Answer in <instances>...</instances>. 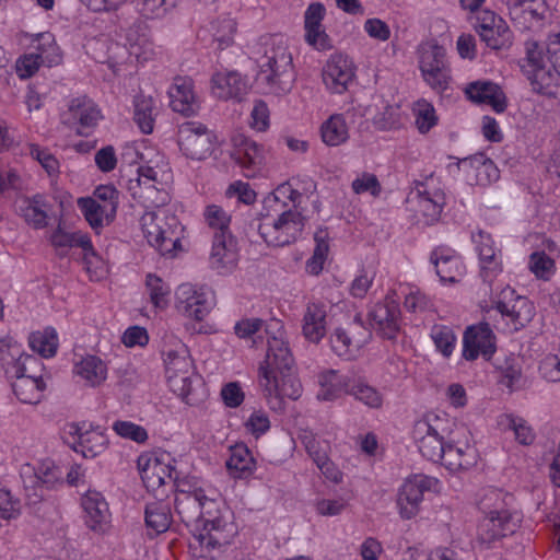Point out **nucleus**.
<instances>
[{"instance_id":"1","label":"nucleus","mask_w":560,"mask_h":560,"mask_svg":"<svg viewBox=\"0 0 560 560\" xmlns=\"http://www.w3.org/2000/svg\"><path fill=\"white\" fill-rule=\"evenodd\" d=\"M262 55L258 60L257 83L266 93L284 95L295 81L292 54L282 35H272L261 42Z\"/></svg>"},{"instance_id":"2","label":"nucleus","mask_w":560,"mask_h":560,"mask_svg":"<svg viewBox=\"0 0 560 560\" xmlns=\"http://www.w3.org/2000/svg\"><path fill=\"white\" fill-rule=\"evenodd\" d=\"M141 226L148 243L162 256L173 257L180 248L184 228L173 213L166 210L147 212L141 218Z\"/></svg>"},{"instance_id":"3","label":"nucleus","mask_w":560,"mask_h":560,"mask_svg":"<svg viewBox=\"0 0 560 560\" xmlns=\"http://www.w3.org/2000/svg\"><path fill=\"white\" fill-rule=\"evenodd\" d=\"M305 225V218L291 209L276 214H261L257 231L271 246H285L298 240Z\"/></svg>"},{"instance_id":"4","label":"nucleus","mask_w":560,"mask_h":560,"mask_svg":"<svg viewBox=\"0 0 560 560\" xmlns=\"http://www.w3.org/2000/svg\"><path fill=\"white\" fill-rule=\"evenodd\" d=\"M446 419L438 415H428L413 424L412 438L421 455L433 463H439L450 439Z\"/></svg>"},{"instance_id":"5","label":"nucleus","mask_w":560,"mask_h":560,"mask_svg":"<svg viewBox=\"0 0 560 560\" xmlns=\"http://www.w3.org/2000/svg\"><path fill=\"white\" fill-rule=\"evenodd\" d=\"M418 52L419 68L424 82L438 93L447 90L451 70L444 47L435 42H427L419 46Z\"/></svg>"},{"instance_id":"6","label":"nucleus","mask_w":560,"mask_h":560,"mask_svg":"<svg viewBox=\"0 0 560 560\" xmlns=\"http://www.w3.org/2000/svg\"><path fill=\"white\" fill-rule=\"evenodd\" d=\"M63 439L77 453L86 458H93L107 447V436L98 429L86 422L68 423L63 429Z\"/></svg>"},{"instance_id":"7","label":"nucleus","mask_w":560,"mask_h":560,"mask_svg":"<svg viewBox=\"0 0 560 560\" xmlns=\"http://www.w3.org/2000/svg\"><path fill=\"white\" fill-rule=\"evenodd\" d=\"M214 135L205 125L185 121L178 127V145L185 156L203 160L209 156L214 145Z\"/></svg>"},{"instance_id":"8","label":"nucleus","mask_w":560,"mask_h":560,"mask_svg":"<svg viewBox=\"0 0 560 560\" xmlns=\"http://www.w3.org/2000/svg\"><path fill=\"white\" fill-rule=\"evenodd\" d=\"M176 308L184 316L202 320L212 308V292L190 283L180 284L176 292Z\"/></svg>"},{"instance_id":"9","label":"nucleus","mask_w":560,"mask_h":560,"mask_svg":"<svg viewBox=\"0 0 560 560\" xmlns=\"http://www.w3.org/2000/svg\"><path fill=\"white\" fill-rule=\"evenodd\" d=\"M435 482L436 479L418 474L409 477L402 483L396 501L402 518L410 520L419 513L423 493L430 490Z\"/></svg>"},{"instance_id":"10","label":"nucleus","mask_w":560,"mask_h":560,"mask_svg":"<svg viewBox=\"0 0 560 560\" xmlns=\"http://www.w3.org/2000/svg\"><path fill=\"white\" fill-rule=\"evenodd\" d=\"M497 350L495 336L488 323L468 326L463 336V358L474 361L479 355L490 360Z\"/></svg>"},{"instance_id":"11","label":"nucleus","mask_w":560,"mask_h":560,"mask_svg":"<svg viewBox=\"0 0 560 560\" xmlns=\"http://www.w3.org/2000/svg\"><path fill=\"white\" fill-rule=\"evenodd\" d=\"M237 533L236 525L224 515H207L194 535L202 547L217 548L230 545Z\"/></svg>"},{"instance_id":"12","label":"nucleus","mask_w":560,"mask_h":560,"mask_svg":"<svg viewBox=\"0 0 560 560\" xmlns=\"http://www.w3.org/2000/svg\"><path fill=\"white\" fill-rule=\"evenodd\" d=\"M213 510L217 511V502L209 499L205 492L175 498V511L182 522L187 527H191L192 533L199 530L205 517L210 515Z\"/></svg>"},{"instance_id":"13","label":"nucleus","mask_w":560,"mask_h":560,"mask_svg":"<svg viewBox=\"0 0 560 560\" xmlns=\"http://www.w3.org/2000/svg\"><path fill=\"white\" fill-rule=\"evenodd\" d=\"M138 467L141 471V478L149 491L159 490L166 479L172 480L176 469L171 465V456L167 453L160 455L140 456Z\"/></svg>"},{"instance_id":"14","label":"nucleus","mask_w":560,"mask_h":560,"mask_svg":"<svg viewBox=\"0 0 560 560\" xmlns=\"http://www.w3.org/2000/svg\"><path fill=\"white\" fill-rule=\"evenodd\" d=\"M495 308L502 316L510 318L516 330L525 327L534 316L533 304L525 296L516 295L510 287L501 291Z\"/></svg>"},{"instance_id":"15","label":"nucleus","mask_w":560,"mask_h":560,"mask_svg":"<svg viewBox=\"0 0 560 560\" xmlns=\"http://www.w3.org/2000/svg\"><path fill=\"white\" fill-rule=\"evenodd\" d=\"M294 370V359L289 343L283 338V332L268 338V349L264 364H261L260 378L272 376Z\"/></svg>"},{"instance_id":"16","label":"nucleus","mask_w":560,"mask_h":560,"mask_svg":"<svg viewBox=\"0 0 560 560\" xmlns=\"http://www.w3.org/2000/svg\"><path fill=\"white\" fill-rule=\"evenodd\" d=\"M511 19L524 28L540 26L552 15L546 0H508Z\"/></svg>"},{"instance_id":"17","label":"nucleus","mask_w":560,"mask_h":560,"mask_svg":"<svg viewBox=\"0 0 560 560\" xmlns=\"http://www.w3.org/2000/svg\"><path fill=\"white\" fill-rule=\"evenodd\" d=\"M95 12L108 11L118 8L127 0H80ZM179 0H133L138 12L147 19L164 16Z\"/></svg>"},{"instance_id":"18","label":"nucleus","mask_w":560,"mask_h":560,"mask_svg":"<svg viewBox=\"0 0 560 560\" xmlns=\"http://www.w3.org/2000/svg\"><path fill=\"white\" fill-rule=\"evenodd\" d=\"M521 523V515H504L483 517L478 526V541L486 548L497 541L513 535Z\"/></svg>"},{"instance_id":"19","label":"nucleus","mask_w":560,"mask_h":560,"mask_svg":"<svg viewBox=\"0 0 560 560\" xmlns=\"http://www.w3.org/2000/svg\"><path fill=\"white\" fill-rule=\"evenodd\" d=\"M371 326L386 339H395L400 329V310L398 303L386 299L369 312Z\"/></svg>"},{"instance_id":"20","label":"nucleus","mask_w":560,"mask_h":560,"mask_svg":"<svg viewBox=\"0 0 560 560\" xmlns=\"http://www.w3.org/2000/svg\"><path fill=\"white\" fill-rule=\"evenodd\" d=\"M231 158L243 170L244 176L250 178L255 177L264 162V150L257 142L244 136H237L234 138Z\"/></svg>"},{"instance_id":"21","label":"nucleus","mask_w":560,"mask_h":560,"mask_svg":"<svg viewBox=\"0 0 560 560\" xmlns=\"http://www.w3.org/2000/svg\"><path fill=\"white\" fill-rule=\"evenodd\" d=\"M81 504L86 526L96 533L106 532L110 522V512L103 494L95 490H89L82 497Z\"/></svg>"},{"instance_id":"22","label":"nucleus","mask_w":560,"mask_h":560,"mask_svg":"<svg viewBox=\"0 0 560 560\" xmlns=\"http://www.w3.org/2000/svg\"><path fill=\"white\" fill-rule=\"evenodd\" d=\"M353 78L352 62L343 55L331 56L323 71L324 83L332 93H343Z\"/></svg>"},{"instance_id":"23","label":"nucleus","mask_w":560,"mask_h":560,"mask_svg":"<svg viewBox=\"0 0 560 560\" xmlns=\"http://www.w3.org/2000/svg\"><path fill=\"white\" fill-rule=\"evenodd\" d=\"M430 262L443 283H455L464 275L459 255L447 246L435 247L430 254Z\"/></svg>"},{"instance_id":"24","label":"nucleus","mask_w":560,"mask_h":560,"mask_svg":"<svg viewBox=\"0 0 560 560\" xmlns=\"http://www.w3.org/2000/svg\"><path fill=\"white\" fill-rule=\"evenodd\" d=\"M432 179L425 183H417L411 195L417 198L419 211L425 218L427 223L438 221L445 205V194L431 186Z\"/></svg>"},{"instance_id":"25","label":"nucleus","mask_w":560,"mask_h":560,"mask_svg":"<svg viewBox=\"0 0 560 560\" xmlns=\"http://www.w3.org/2000/svg\"><path fill=\"white\" fill-rule=\"evenodd\" d=\"M513 504L514 497L512 494L493 487L483 489L478 500V508L485 517L520 515Z\"/></svg>"},{"instance_id":"26","label":"nucleus","mask_w":560,"mask_h":560,"mask_svg":"<svg viewBox=\"0 0 560 560\" xmlns=\"http://www.w3.org/2000/svg\"><path fill=\"white\" fill-rule=\"evenodd\" d=\"M472 242L476 244L481 264L480 276L485 282L490 283L501 271V261L498 258L494 242L491 235L483 231L472 234Z\"/></svg>"},{"instance_id":"27","label":"nucleus","mask_w":560,"mask_h":560,"mask_svg":"<svg viewBox=\"0 0 560 560\" xmlns=\"http://www.w3.org/2000/svg\"><path fill=\"white\" fill-rule=\"evenodd\" d=\"M465 94L476 104L490 105L497 113H503L506 108V100L501 88L490 81H475L467 84Z\"/></svg>"},{"instance_id":"28","label":"nucleus","mask_w":560,"mask_h":560,"mask_svg":"<svg viewBox=\"0 0 560 560\" xmlns=\"http://www.w3.org/2000/svg\"><path fill=\"white\" fill-rule=\"evenodd\" d=\"M327 305L322 302H310L306 306L302 332L311 342L318 343L326 335Z\"/></svg>"},{"instance_id":"29","label":"nucleus","mask_w":560,"mask_h":560,"mask_svg":"<svg viewBox=\"0 0 560 560\" xmlns=\"http://www.w3.org/2000/svg\"><path fill=\"white\" fill-rule=\"evenodd\" d=\"M210 266L215 270L231 268L236 261V242L232 234H214L210 253Z\"/></svg>"},{"instance_id":"30","label":"nucleus","mask_w":560,"mask_h":560,"mask_svg":"<svg viewBox=\"0 0 560 560\" xmlns=\"http://www.w3.org/2000/svg\"><path fill=\"white\" fill-rule=\"evenodd\" d=\"M259 384L268 396H271L272 393H277L278 395L295 400L301 396L302 392L301 383L295 377L293 371L277 373L272 376L265 375V378H259Z\"/></svg>"},{"instance_id":"31","label":"nucleus","mask_w":560,"mask_h":560,"mask_svg":"<svg viewBox=\"0 0 560 560\" xmlns=\"http://www.w3.org/2000/svg\"><path fill=\"white\" fill-rule=\"evenodd\" d=\"M211 83L212 93L222 100L234 98L241 101L247 90L246 82L242 79L241 74L235 71L214 73Z\"/></svg>"},{"instance_id":"32","label":"nucleus","mask_w":560,"mask_h":560,"mask_svg":"<svg viewBox=\"0 0 560 560\" xmlns=\"http://www.w3.org/2000/svg\"><path fill=\"white\" fill-rule=\"evenodd\" d=\"M170 105L174 112L189 116L196 113L198 104L192 91V82L186 78H177L168 91Z\"/></svg>"},{"instance_id":"33","label":"nucleus","mask_w":560,"mask_h":560,"mask_svg":"<svg viewBox=\"0 0 560 560\" xmlns=\"http://www.w3.org/2000/svg\"><path fill=\"white\" fill-rule=\"evenodd\" d=\"M440 462L453 472L466 470L477 463V452L472 446L467 444L455 445L453 441L448 439L443 457Z\"/></svg>"},{"instance_id":"34","label":"nucleus","mask_w":560,"mask_h":560,"mask_svg":"<svg viewBox=\"0 0 560 560\" xmlns=\"http://www.w3.org/2000/svg\"><path fill=\"white\" fill-rule=\"evenodd\" d=\"M351 377L340 375L337 371L329 370L318 375L319 389L317 399L332 401L339 398L342 393L349 394Z\"/></svg>"},{"instance_id":"35","label":"nucleus","mask_w":560,"mask_h":560,"mask_svg":"<svg viewBox=\"0 0 560 560\" xmlns=\"http://www.w3.org/2000/svg\"><path fill=\"white\" fill-rule=\"evenodd\" d=\"M255 464L248 447L245 444H236L231 447V455L225 463V467L232 478L245 479L254 472Z\"/></svg>"},{"instance_id":"36","label":"nucleus","mask_w":560,"mask_h":560,"mask_svg":"<svg viewBox=\"0 0 560 560\" xmlns=\"http://www.w3.org/2000/svg\"><path fill=\"white\" fill-rule=\"evenodd\" d=\"M69 110L73 119L79 122L80 135H88L86 130L94 128L102 117L96 104L86 97L72 100Z\"/></svg>"},{"instance_id":"37","label":"nucleus","mask_w":560,"mask_h":560,"mask_svg":"<svg viewBox=\"0 0 560 560\" xmlns=\"http://www.w3.org/2000/svg\"><path fill=\"white\" fill-rule=\"evenodd\" d=\"M50 205L46 197L36 194L32 197L24 198L20 206V211L24 220L35 229H43L47 225V211Z\"/></svg>"},{"instance_id":"38","label":"nucleus","mask_w":560,"mask_h":560,"mask_svg":"<svg viewBox=\"0 0 560 560\" xmlns=\"http://www.w3.org/2000/svg\"><path fill=\"white\" fill-rule=\"evenodd\" d=\"M78 207L94 230L102 228L105 222L109 224L116 215L114 206L108 208V206L97 203L94 199L88 197L79 198Z\"/></svg>"},{"instance_id":"39","label":"nucleus","mask_w":560,"mask_h":560,"mask_svg":"<svg viewBox=\"0 0 560 560\" xmlns=\"http://www.w3.org/2000/svg\"><path fill=\"white\" fill-rule=\"evenodd\" d=\"M320 137L328 147H338L349 139V128L342 114H334L320 126Z\"/></svg>"},{"instance_id":"40","label":"nucleus","mask_w":560,"mask_h":560,"mask_svg":"<svg viewBox=\"0 0 560 560\" xmlns=\"http://www.w3.org/2000/svg\"><path fill=\"white\" fill-rule=\"evenodd\" d=\"M46 387L40 376L22 377L12 382V389L21 402L37 404L40 401Z\"/></svg>"},{"instance_id":"41","label":"nucleus","mask_w":560,"mask_h":560,"mask_svg":"<svg viewBox=\"0 0 560 560\" xmlns=\"http://www.w3.org/2000/svg\"><path fill=\"white\" fill-rule=\"evenodd\" d=\"M163 354L166 376L194 371L192 361L185 345L178 343L174 349L164 351Z\"/></svg>"},{"instance_id":"42","label":"nucleus","mask_w":560,"mask_h":560,"mask_svg":"<svg viewBox=\"0 0 560 560\" xmlns=\"http://www.w3.org/2000/svg\"><path fill=\"white\" fill-rule=\"evenodd\" d=\"M74 372L91 386L100 385L106 378V365L95 355H88L74 365Z\"/></svg>"},{"instance_id":"43","label":"nucleus","mask_w":560,"mask_h":560,"mask_svg":"<svg viewBox=\"0 0 560 560\" xmlns=\"http://www.w3.org/2000/svg\"><path fill=\"white\" fill-rule=\"evenodd\" d=\"M170 388L187 404H195V387L200 385L201 380L194 371L186 374H174L166 376Z\"/></svg>"},{"instance_id":"44","label":"nucleus","mask_w":560,"mask_h":560,"mask_svg":"<svg viewBox=\"0 0 560 560\" xmlns=\"http://www.w3.org/2000/svg\"><path fill=\"white\" fill-rule=\"evenodd\" d=\"M171 517L170 506L162 500L147 503L145 524L156 534L164 533L168 529Z\"/></svg>"},{"instance_id":"45","label":"nucleus","mask_w":560,"mask_h":560,"mask_svg":"<svg viewBox=\"0 0 560 560\" xmlns=\"http://www.w3.org/2000/svg\"><path fill=\"white\" fill-rule=\"evenodd\" d=\"M133 120L139 129L149 135L153 131L154 127V101L151 96L139 94L133 100Z\"/></svg>"},{"instance_id":"46","label":"nucleus","mask_w":560,"mask_h":560,"mask_svg":"<svg viewBox=\"0 0 560 560\" xmlns=\"http://www.w3.org/2000/svg\"><path fill=\"white\" fill-rule=\"evenodd\" d=\"M203 220L214 234H232L231 214L219 205H208L203 210Z\"/></svg>"},{"instance_id":"47","label":"nucleus","mask_w":560,"mask_h":560,"mask_svg":"<svg viewBox=\"0 0 560 560\" xmlns=\"http://www.w3.org/2000/svg\"><path fill=\"white\" fill-rule=\"evenodd\" d=\"M31 348L44 358L54 357L58 347V336L52 327L33 332L30 337Z\"/></svg>"},{"instance_id":"48","label":"nucleus","mask_w":560,"mask_h":560,"mask_svg":"<svg viewBox=\"0 0 560 560\" xmlns=\"http://www.w3.org/2000/svg\"><path fill=\"white\" fill-rule=\"evenodd\" d=\"M328 233L326 230L319 229L314 234L315 248L312 257L306 262V269L312 275H318L324 267L329 245H328Z\"/></svg>"},{"instance_id":"49","label":"nucleus","mask_w":560,"mask_h":560,"mask_svg":"<svg viewBox=\"0 0 560 560\" xmlns=\"http://www.w3.org/2000/svg\"><path fill=\"white\" fill-rule=\"evenodd\" d=\"M349 395L370 408H380L382 406L383 399L378 390L354 377H351Z\"/></svg>"},{"instance_id":"50","label":"nucleus","mask_w":560,"mask_h":560,"mask_svg":"<svg viewBox=\"0 0 560 560\" xmlns=\"http://www.w3.org/2000/svg\"><path fill=\"white\" fill-rule=\"evenodd\" d=\"M34 471L36 482L46 489H54L63 482L61 469L49 459L39 463Z\"/></svg>"},{"instance_id":"51","label":"nucleus","mask_w":560,"mask_h":560,"mask_svg":"<svg viewBox=\"0 0 560 560\" xmlns=\"http://www.w3.org/2000/svg\"><path fill=\"white\" fill-rule=\"evenodd\" d=\"M145 285L152 304L158 308H165L171 294L170 285L152 273L147 276Z\"/></svg>"},{"instance_id":"52","label":"nucleus","mask_w":560,"mask_h":560,"mask_svg":"<svg viewBox=\"0 0 560 560\" xmlns=\"http://www.w3.org/2000/svg\"><path fill=\"white\" fill-rule=\"evenodd\" d=\"M51 244L58 248L85 247L90 246V237L88 234L78 232H66L58 226L50 236Z\"/></svg>"},{"instance_id":"53","label":"nucleus","mask_w":560,"mask_h":560,"mask_svg":"<svg viewBox=\"0 0 560 560\" xmlns=\"http://www.w3.org/2000/svg\"><path fill=\"white\" fill-rule=\"evenodd\" d=\"M430 336L438 349L445 358H448L455 348L456 336L453 329L445 325H434Z\"/></svg>"},{"instance_id":"54","label":"nucleus","mask_w":560,"mask_h":560,"mask_svg":"<svg viewBox=\"0 0 560 560\" xmlns=\"http://www.w3.org/2000/svg\"><path fill=\"white\" fill-rule=\"evenodd\" d=\"M480 39L491 49L499 50L512 44V33L508 24L497 25L479 34Z\"/></svg>"},{"instance_id":"55","label":"nucleus","mask_w":560,"mask_h":560,"mask_svg":"<svg viewBox=\"0 0 560 560\" xmlns=\"http://www.w3.org/2000/svg\"><path fill=\"white\" fill-rule=\"evenodd\" d=\"M113 430L120 438L131 440L136 443H144L149 438L143 427L131 421L117 420L113 423Z\"/></svg>"},{"instance_id":"56","label":"nucleus","mask_w":560,"mask_h":560,"mask_svg":"<svg viewBox=\"0 0 560 560\" xmlns=\"http://www.w3.org/2000/svg\"><path fill=\"white\" fill-rule=\"evenodd\" d=\"M37 364V359L33 355L21 354L12 363L5 368V374L9 378L19 381L22 377H31L34 374H28L33 365Z\"/></svg>"},{"instance_id":"57","label":"nucleus","mask_w":560,"mask_h":560,"mask_svg":"<svg viewBox=\"0 0 560 560\" xmlns=\"http://www.w3.org/2000/svg\"><path fill=\"white\" fill-rule=\"evenodd\" d=\"M353 342L354 340L350 336V332L345 328L338 327L330 335V347L338 357L349 359L351 357Z\"/></svg>"},{"instance_id":"58","label":"nucleus","mask_w":560,"mask_h":560,"mask_svg":"<svg viewBox=\"0 0 560 560\" xmlns=\"http://www.w3.org/2000/svg\"><path fill=\"white\" fill-rule=\"evenodd\" d=\"M475 31L479 34L488 32L489 28L505 24V21L491 10H480L469 18Z\"/></svg>"},{"instance_id":"59","label":"nucleus","mask_w":560,"mask_h":560,"mask_svg":"<svg viewBox=\"0 0 560 560\" xmlns=\"http://www.w3.org/2000/svg\"><path fill=\"white\" fill-rule=\"evenodd\" d=\"M82 249L84 252L83 260L86 271L90 273L91 279L100 280L107 272L103 259L97 255L91 242L89 247L85 246Z\"/></svg>"},{"instance_id":"60","label":"nucleus","mask_w":560,"mask_h":560,"mask_svg":"<svg viewBox=\"0 0 560 560\" xmlns=\"http://www.w3.org/2000/svg\"><path fill=\"white\" fill-rule=\"evenodd\" d=\"M530 270L541 279H548L555 268V261L544 252H535L529 257Z\"/></svg>"},{"instance_id":"61","label":"nucleus","mask_w":560,"mask_h":560,"mask_svg":"<svg viewBox=\"0 0 560 560\" xmlns=\"http://www.w3.org/2000/svg\"><path fill=\"white\" fill-rule=\"evenodd\" d=\"M474 162L478 164L477 166V182L480 185L490 184L493 180L499 178V170L494 165V163L485 158V155L480 154L474 159Z\"/></svg>"},{"instance_id":"62","label":"nucleus","mask_w":560,"mask_h":560,"mask_svg":"<svg viewBox=\"0 0 560 560\" xmlns=\"http://www.w3.org/2000/svg\"><path fill=\"white\" fill-rule=\"evenodd\" d=\"M416 113V125L421 133L428 132L435 124L436 116L432 105L423 102L418 103Z\"/></svg>"},{"instance_id":"63","label":"nucleus","mask_w":560,"mask_h":560,"mask_svg":"<svg viewBox=\"0 0 560 560\" xmlns=\"http://www.w3.org/2000/svg\"><path fill=\"white\" fill-rule=\"evenodd\" d=\"M374 278L375 271L373 269L361 270V272L351 282L350 294L353 298L363 299L372 287Z\"/></svg>"},{"instance_id":"64","label":"nucleus","mask_w":560,"mask_h":560,"mask_svg":"<svg viewBox=\"0 0 560 560\" xmlns=\"http://www.w3.org/2000/svg\"><path fill=\"white\" fill-rule=\"evenodd\" d=\"M539 373L548 382H560V354L545 355L539 363Z\"/></svg>"}]
</instances>
